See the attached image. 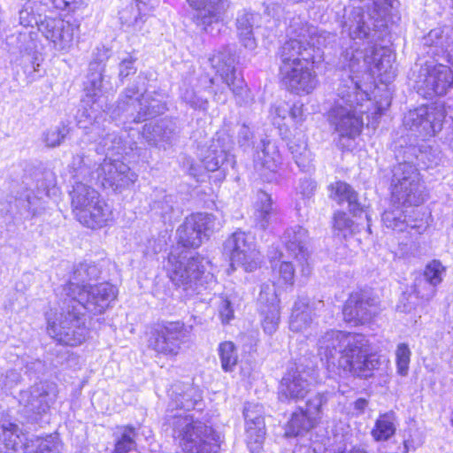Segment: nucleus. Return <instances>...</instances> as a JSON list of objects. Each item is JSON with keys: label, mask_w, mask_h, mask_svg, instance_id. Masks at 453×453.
<instances>
[{"label": "nucleus", "mask_w": 453, "mask_h": 453, "mask_svg": "<svg viewBox=\"0 0 453 453\" xmlns=\"http://www.w3.org/2000/svg\"><path fill=\"white\" fill-rule=\"evenodd\" d=\"M398 5L397 0H369L365 7L346 11L342 35L352 42L345 47L339 58L342 73L358 75L372 71L379 74H394L395 56L386 47L376 44L387 35L388 18Z\"/></svg>", "instance_id": "obj_1"}, {"label": "nucleus", "mask_w": 453, "mask_h": 453, "mask_svg": "<svg viewBox=\"0 0 453 453\" xmlns=\"http://www.w3.org/2000/svg\"><path fill=\"white\" fill-rule=\"evenodd\" d=\"M70 298L65 299L61 312L48 319V334L58 342L70 346L81 344L86 338L84 311L96 315L104 312L118 295L115 286L103 282L71 288Z\"/></svg>", "instance_id": "obj_2"}, {"label": "nucleus", "mask_w": 453, "mask_h": 453, "mask_svg": "<svg viewBox=\"0 0 453 453\" xmlns=\"http://www.w3.org/2000/svg\"><path fill=\"white\" fill-rule=\"evenodd\" d=\"M318 355L329 372H350L369 377L379 368V358L372 354L369 340L361 334L328 330L319 336Z\"/></svg>", "instance_id": "obj_3"}, {"label": "nucleus", "mask_w": 453, "mask_h": 453, "mask_svg": "<svg viewBox=\"0 0 453 453\" xmlns=\"http://www.w3.org/2000/svg\"><path fill=\"white\" fill-rule=\"evenodd\" d=\"M360 77L342 74L336 88V98L328 111V120L342 138L354 140L364 125L362 116L372 104L368 94L360 88Z\"/></svg>", "instance_id": "obj_4"}, {"label": "nucleus", "mask_w": 453, "mask_h": 453, "mask_svg": "<svg viewBox=\"0 0 453 453\" xmlns=\"http://www.w3.org/2000/svg\"><path fill=\"white\" fill-rule=\"evenodd\" d=\"M420 150L416 143H405L394 149L399 163L392 168V203L403 207H418L427 198V192L418 167L412 159Z\"/></svg>", "instance_id": "obj_5"}, {"label": "nucleus", "mask_w": 453, "mask_h": 453, "mask_svg": "<svg viewBox=\"0 0 453 453\" xmlns=\"http://www.w3.org/2000/svg\"><path fill=\"white\" fill-rule=\"evenodd\" d=\"M287 40L277 52L280 59V67L286 65L316 64L323 59L321 46L325 43V36L318 28L310 26L300 17H294L288 27Z\"/></svg>", "instance_id": "obj_6"}, {"label": "nucleus", "mask_w": 453, "mask_h": 453, "mask_svg": "<svg viewBox=\"0 0 453 453\" xmlns=\"http://www.w3.org/2000/svg\"><path fill=\"white\" fill-rule=\"evenodd\" d=\"M173 436L185 453H218L220 436L211 426L192 415H173Z\"/></svg>", "instance_id": "obj_7"}, {"label": "nucleus", "mask_w": 453, "mask_h": 453, "mask_svg": "<svg viewBox=\"0 0 453 453\" xmlns=\"http://www.w3.org/2000/svg\"><path fill=\"white\" fill-rule=\"evenodd\" d=\"M71 204L76 219L90 228L103 227L111 220L110 206L99 193L82 181H75L70 191Z\"/></svg>", "instance_id": "obj_8"}, {"label": "nucleus", "mask_w": 453, "mask_h": 453, "mask_svg": "<svg viewBox=\"0 0 453 453\" xmlns=\"http://www.w3.org/2000/svg\"><path fill=\"white\" fill-rule=\"evenodd\" d=\"M165 268L170 280L188 294H199L206 288L208 280L213 278L211 274L204 273L199 258L188 257L187 251H171Z\"/></svg>", "instance_id": "obj_9"}, {"label": "nucleus", "mask_w": 453, "mask_h": 453, "mask_svg": "<svg viewBox=\"0 0 453 453\" xmlns=\"http://www.w3.org/2000/svg\"><path fill=\"white\" fill-rule=\"evenodd\" d=\"M139 94L136 85L128 87L124 92V99L118 103L116 111L122 115L126 121L140 123L163 114L166 111L165 103L148 95H142L141 98L134 96Z\"/></svg>", "instance_id": "obj_10"}, {"label": "nucleus", "mask_w": 453, "mask_h": 453, "mask_svg": "<svg viewBox=\"0 0 453 453\" xmlns=\"http://www.w3.org/2000/svg\"><path fill=\"white\" fill-rule=\"evenodd\" d=\"M224 250L230 256L231 266H240L245 272H254L261 264L260 252L256 248L254 236L236 231L224 243Z\"/></svg>", "instance_id": "obj_11"}, {"label": "nucleus", "mask_w": 453, "mask_h": 453, "mask_svg": "<svg viewBox=\"0 0 453 453\" xmlns=\"http://www.w3.org/2000/svg\"><path fill=\"white\" fill-rule=\"evenodd\" d=\"M24 434L18 425L4 422L0 425V440L14 451L21 453H60L61 445L56 435H48L45 438H36L29 442L23 443Z\"/></svg>", "instance_id": "obj_12"}, {"label": "nucleus", "mask_w": 453, "mask_h": 453, "mask_svg": "<svg viewBox=\"0 0 453 453\" xmlns=\"http://www.w3.org/2000/svg\"><path fill=\"white\" fill-rule=\"evenodd\" d=\"M188 329L180 321L167 322L151 333L148 346L158 354L177 356L187 342Z\"/></svg>", "instance_id": "obj_13"}, {"label": "nucleus", "mask_w": 453, "mask_h": 453, "mask_svg": "<svg viewBox=\"0 0 453 453\" xmlns=\"http://www.w3.org/2000/svg\"><path fill=\"white\" fill-rule=\"evenodd\" d=\"M219 223L210 213H194L178 227L179 242L187 248H198L214 232Z\"/></svg>", "instance_id": "obj_14"}, {"label": "nucleus", "mask_w": 453, "mask_h": 453, "mask_svg": "<svg viewBox=\"0 0 453 453\" xmlns=\"http://www.w3.org/2000/svg\"><path fill=\"white\" fill-rule=\"evenodd\" d=\"M58 386L49 380L40 381L30 388L21 390L19 403L27 415L46 413L58 396Z\"/></svg>", "instance_id": "obj_15"}, {"label": "nucleus", "mask_w": 453, "mask_h": 453, "mask_svg": "<svg viewBox=\"0 0 453 453\" xmlns=\"http://www.w3.org/2000/svg\"><path fill=\"white\" fill-rule=\"evenodd\" d=\"M379 298L369 290H358L350 294L342 314L346 322L354 326L369 323L379 311Z\"/></svg>", "instance_id": "obj_16"}, {"label": "nucleus", "mask_w": 453, "mask_h": 453, "mask_svg": "<svg viewBox=\"0 0 453 453\" xmlns=\"http://www.w3.org/2000/svg\"><path fill=\"white\" fill-rule=\"evenodd\" d=\"M96 180L104 188H112L121 192L128 188L137 180V174L130 167L119 161L106 157L96 171Z\"/></svg>", "instance_id": "obj_17"}, {"label": "nucleus", "mask_w": 453, "mask_h": 453, "mask_svg": "<svg viewBox=\"0 0 453 453\" xmlns=\"http://www.w3.org/2000/svg\"><path fill=\"white\" fill-rule=\"evenodd\" d=\"M313 65L303 63L301 65L280 67L282 84L288 90L297 95L311 93L318 85L317 74L313 71Z\"/></svg>", "instance_id": "obj_18"}, {"label": "nucleus", "mask_w": 453, "mask_h": 453, "mask_svg": "<svg viewBox=\"0 0 453 453\" xmlns=\"http://www.w3.org/2000/svg\"><path fill=\"white\" fill-rule=\"evenodd\" d=\"M79 24L62 19H45L39 24V31L50 41L56 50L68 51L73 44Z\"/></svg>", "instance_id": "obj_19"}, {"label": "nucleus", "mask_w": 453, "mask_h": 453, "mask_svg": "<svg viewBox=\"0 0 453 453\" xmlns=\"http://www.w3.org/2000/svg\"><path fill=\"white\" fill-rule=\"evenodd\" d=\"M209 62L233 94L242 95L245 84L242 78L236 76L234 51L229 47H224L221 50L214 53L209 58Z\"/></svg>", "instance_id": "obj_20"}, {"label": "nucleus", "mask_w": 453, "mask_h": 453, "mask_svg": "<svg viewBox=\"0 0 453 453\" xmlns=\"http://www.w3.org/2000/svg\"><path fill=\"white\" fill-rule=\"evenodd\" d=\"M259 312L263 330L267 334H274L280 320V300L273 284L261 285L258 296Z\"/></svg>", "instance_id": "obj_21"}, {"label": "nucleus", "mask_w": 453, "mask_h": 453, "mask_svg": "<svg viewBox=\"0 0 453 453\" xmlns=\"http://www.w3.org/2000/svg\"><path fill=\"white\" fill-rule=\"evenodd\" d=\"M312 380L314 378L306 370H300L297 367L288 371L279 386V399L295 402L303 399L311 390Z\"/></svg>", "instance_id": "obj_22"}, {"label": "nucleus", "mask_w": 453, "mask_h": 453, "mask_svg": "<svg viewBox=\"0 0 453 453\" xmlns=\"http://www.w3.org/2000/svg\"><path fill=\"white\" fill-rule=\"evenodd\" d=\"M442 114L435 117L426 105L409 111L403 124L407 130L424 136H434L441 129Z\"/></svg>", "instance_id": "obj_23"}, {"label": "nucleus", "mask_w": 453, "mask_h": 453, "mask_svg": "<svg viewBox=\"0 0 453 453\" xmlns=\"http://www.w3.org/2000/svg\"><path fill=\"white\" fill-rule=\"evenodd\" d=\"M420 76L424 77L420 81V88H423L428 96H443L453 85V72L444 65H428L422 68Z\"/></svg>", "instance_id": "obj_24"}, {"label": "nucleus", "mask_w": 453, "mask_h": 453, "mask_svg": "<svg viewBox=\"0 0 453 453\" xmlns=\"http://www.w3.org/2000/svg\"><path fill=\"white\" fill-rule=\"evenodd\" d=\"M401 206L393 203L382 213L381 221L383 226L396 232L408 231L411 237L420 235L427 227L426 223L423 219H407V215Z\"/></svg>", "instance_id": "obj_25"}, {"label": "nucleus", "mask_w": 453, "mask_h": 453, "mask_svg": "<svg viewBox=\"0 0 453 453\" xmlns=\"http://www.w3.org/2000/svg\"><path fill=\"white\" fill-rule=\"evenodd\" d=\"M255 167L266 181L276 180V172L281 163V157L276 143H258L255 156Z\"/></svg>", "instance_id": "obj_26"}, {"label": "nucleus", "mask_w": 453, "mask_h": 453, "mask_svg": "<svg viewBox=\"0 0 453 453\" xmlns=\"http://www.w3.org/2000/svg\"><path fill=\"white\" fill-rule=\"evenodd\" d=\"M196 10V20L199 26L208 32L209 27L219 23L229 5L228 0H187Z\"/></svg>", "instance_id": "obj_27"}, {"label": "nucleus", "mask_w": 453, "mask_h": 453, "mask_svg": "<svg viewBox=\"0 0 453 453\" xmlns=\"http://www.w3.org/2000/svg\"><path fill=\"white\" fill-rule=\"evenodd\" d=\"M313 310L306 297H299L294 303L289 320V328L293 332L303 333L309 338L316 325L313 323Z\"/></svg>", "instance_id": "obj_28"}, {"label": "nucleus", "mask_w": 453, "mask_h": 453, "mask_svg": "<svg viewBox=\"0 0 453 453\" xmlns=\"http://www.w3.org/2000/svg\"><path fill=\"white\" fill-rule=\"evenodd\" d=\"M281 240L291 256L300 263L307 261V244L310 240L307 229L298 225L290 226L285 230Z\"/></svg>", "instance_id": "obj_29"}, {"label": "nucleus", "mask_w": 453, "mask_h": 453, "mask_svg": "<svg viewBox=\"0 0 453 453\" xmlns=\"http://www.w3.org/2000/svg\"><path fill=\"white\" fill-rule=\"evenodd\" d=\"M34 180L37 188L36 195H34L32 191H28L25 196L26 200L19 198V202L24 203L23 206L33 215L38 211L37 203L41 200L42 196L43 194L48 196L50 188H54L56 185L55 174L49 169L36 171L34 173Z\"/></svg>", "instance_id": "obj_30"}, {"label": "nucleus", "mask_w": 453, "mask_h": 453, "mask_svg": "<svg viewBox=\"0 0 453 453\" xmlns=\"http://www.w3.org/2000/svg\"><path fill=\"white\" fill-rule=\"evenodd\" d=\"M261 16L258 13L243 12L236 19V26L242 45L253 50L257 48V41L253 30L260 25Z\"/></svg>", "instance_id": "obj_31"}, {"label": "nucleus", "mask_w": 453, "mask_h": 453, "mask_svg": "<svg viewBox=\"0 0 453 453\" xmlns=\"http://www.w3.org/2000/svg\"><path fill=\"white\" fill-rule=\"evenodd\" d=\"M254 209V219L262 229L268 227L277 219L276 208L273 206L270 195L266 192H257Z\"/></svg>", "instance_id": "obj_32"}, {"label": "nucleus", "mask_w": 453, "mask_h": 453, "mask_svg": "<svg viewBox=\"0 0 453 453\" xmlns=\"http://www.w3.org/2000/svg\"><path fill=\"white\" fill-rule=\"evenodd\" d=\"M200 157L204 167L214 172L219 170L229 157L228 152L223 148L222 143H203L199 146Z\"/></svg>", "instance_id": "obj_33"}, {"label": "nucleus", "mask_w": 453, "mask_h": 453, "mask_svg": "<svg viewBox=\"0 0 453 453\" xmlns=\"http://www.w3.org/2000/svg\"><path fill=\"white\" fill-rule=\"evenodd\" d=\"M397 425V417L394 411L380 414L371 431V435L375 441H387L395 435Z\"/></svg>", "instance_id": "obj_34"}, {"label": "nucleus", "mask_w": 453, "mask_h": 453, "mask_svg": "<svg viewBox=\"0 0 453 453\" xmlns=\"http://www.w3.org/2000/svg\"><path fill=\"white\" fill-rule=\"evenodd\" d=\"M98 268L89 263H81L73 270V275L69 282L63 288V292L66 296L65 299L70 298L71 288H82L85 282L96 279L99 276Z\"/></svg>", "instance_id": "obj_35"}, {"label": "nucleus", "mask_w": 453, "mask_h": 453, "mask_svg": "<svg viewBox=\"0 0 453 453\" xmlns=\"http://www.w3.org/2000/svg\"><path fill=\"white\" fill-rule=\"evenodd\" d=\"M194 388L187 387L181 393L177 390H173L171 394V401L168 404V411L173 412L174 410L180 411V412L174 413V415H187L185 411L194 409L196 405L197 400L193 398ZM173 414H167V420L171 426L173 420L172 417Z\"/></svg>", "instance_id": "obj_36"}, {"label": "nucleus", "mask_w": 453, "mask_h": 453, "mask_svg": "<svg viewBox=\"0 0 453 453\" xmlns=\"http://www.w3.org/2000/svg\"><path fill=\"white\" fill-rule=\"evenodd\" d=\"M115 444L111 453H129L136 449V429L132 426H120L114 432Z\"/></svg>", "instance_id": "obj_37"}, {"label": "nucleus", "mask_w": 453, "mask_h": 453, "mask_svg": "<svg viewBox=\"0 0 453 453\" xmlns=\"http://www.w3.org/2000/svg\"><path fill=\"white\" fill-rule=\"evenodd\" d=\"M318 423H316V418L313 416H308L304 410L299 409L294 412L291 416L286 427L287 436H298L301 435L311 428H313Z\"/></svg>", "instance_id": "obj_38"}, {"label": "nucleus", "mask_w": 453, "mask_h": 453, "mask_svg": "<svg viewBox=\"0 0 453 453\" xmlns=\"http://www.w3.org/2000/svg\"><path fill=\"white\" fill-rule=\"evenodd\" d=\"M334 195L339 203L348 202L350 212L357 216L363 211V207L358 202L357 193L346 182L337 181L334 186Z\"/></svg>", "instance_id": "obj_39"}, {"label": "nucleus", "mask_w": 453, "mask_h": 453, "mask_svg": "<svg viewBox=\"0 0 453 453\" xmlns=\"http://www.w3.org/2000/svg\"><path fill=\"white\" fill-rule=\"evenodd\" d=\"M119 19L127 32L142 35L149 32L148 28H145V15H140L139 10L134 7L122 11Z\"/></svg>", "instance_id": "obj_40"}, {"label": "nucleus", "mask_w": 453, "mask_h": 453, "mask_svg": "<svg viewBox=\"0 0 453 453\" xmlns=\"http://www.w3.org/2000/svg\"><path fill=\"white\" fill-rule=\"evenodd\" d=\"M174 203V197L173 196L160 191L155 194L150 208L155 214L159 215L165 221H171L175 213Z\"/></svg>", "instance_id": "obj_41"}, {"label": "nucleus", "mask_w": 453, "mask_h": 453, "mask_svg": "<svg viewBox=\"0 0 453 453\" xmlns=\"http://www.w3.org/2000/svg\"><path fill=\"white\" fill-rule=\"evenodd\" d=\"M89 159L82 156L77 155L73 157L71 164L68 165V171L71 174L73 183L75 181H90L96 180V172H91L88 165Z\"/></svg>", "instance_id": "obj_42"}, {"label": "nucleus", "mask_w": 453, "mask_h": 453, "mask_svg": "<svg viewBox=\"0 0 453 453\" xmlns=\"http://www.w3.org/2000/svg\"><path fill=\"white\" fill-rule=\"evenodd\" d=\"M288 144V149L300 170L303 172H311L313 169V155L308 147V143Z\"/></svg>", "instance_id": "obj_43"}, {"label": "nucleus", "mask_w": 453, "mask_h": 453, "mask_svg": "<svg viewBox=\"0 0 453 453\" xmlns=\"http://www.w3.org/2000/svg\"><path fill=\"white\" fill-rule=\"evenodd\" d=\"M219 356L221 367L226 372H233L238 362V354L235 345L232 342H224L219 345Z\"/></svg>", "instance_id": "obj_44"}, {"label": "nucleus", "mask_w": 453, "mask_h": 453, "mask_svg": "<svg viewBox=\"0 0 453 453\" xmlns=\"http://www.w3.org/2000/svg\"><path fill=\"white\" fill-rule=\"evenodd\" d=\"M104 65L102 61L96 60L90 62L88 66V81L86 89L88 92H93L94 96H97L103 87V73Z\"/></svg>", "instance_id": "obj_45"}, {"label": "nucleus", "mask_w": 453, "mask_h": 453, "mask_svg": "<svg viewBox=\"0 0 453 453\" xmlns=\"http://www.w3.org/2000/svg\"><path fill=\"white\" fill-rule=\"evenodd\" d=\"M237 130L238 136L237 139L239 142H247L253 138V134L250 128L245 124L236 125L233 129L229 125L225 124L224 127L217 132V142H226L227 140H233L234 138V133Z\"/></svg>", "instance_id": "obj_46"}, {"label": "nucleus", "mask_w": 453, "mask_h": 453, "mask_svg": "<svg viewBox=\"0 0 453 453\" xmlns=\"http://www.w3.org/2000/svg\"><path fill=\"white\" fill-rule=\"evenodd\" d=\"M265 435V424L263 422V426H258L257 423L253 425L246 424V437L247 443L250 448L251 451L257 450L260 445L263 443Z\"/></svg>", "instance_id": "obj_47"}, {"label": "nucleus", "mask_w": 453, "mask_h": 453, "mask_svg": "<svg viewBox=\"0 0 453 453\" xmlns=\"http://www.w3.org/2000/svg\"><path fill=\"white\" fill-rule=\"evenodd\" d=\"M411 351L407 343L402 342L396 346L395 364L397 373L401 376H406L409 372Z\"/></svg>", "instance_id": "obj_48"}, {"label": "nucleus", "mask_w": 453, "mask_h": 453, "mask_svg": "<svg viewBox=\"0 0 453 453\" xmlns=\"http://www.w3.org/2000/svg\"><path fill=\"white\" fill-rule=\"evenodd\" d=\"M328 401L327 393H318L314 396L308 399L306 403V409L304 412L308 416H313L316 418V423L319 422L321 413L322 407L326 404Z\"/></svg>", "instance_id": "obj_49"}, {"label": "nucleus", "mask_w": 453, "mask_h": 453, "mask_svg": "<svg viewBox=\"0 0 453 453\" xmlns=\"http://www.w3.org/2000/svg\"><path fill=\"white\" fill-rule=\"evenodd\" d=\"M445 273V267L439 260H433L426 265L421 277L434 286H438L442 281V277Z\"/></svg>", "instance_id": "obj_50"}, {"label": "nucleus", "mask_w": 453, "mask_h": 453, "mask_svg": "<svg viewBox=\"0 0 453 453\" xmlns=\"http://www.w3.org/2000/svg\"><path fill=\"white\" fill-rule=\"evenodd\" d=\"M263 413L262 405L252 403H246L243 409L245 424H249L250 426L254 423H257L258 426L261 427L263 426V422H265Z\"/></svg>", "instance_id": "obj_51"}, {"label": "nucleus", "mask_w": 453, "mask_h": 453, "mask_svg": "<svg viewBox=\"0 0 453 453\" xmlns=\"http://www.w3.org/2000/svg\"><path fill=\"white\" fill-rule=\"evenodd\" d=\"M413 291L418 297L429 300L434 296L436 292V286L419 275L415 279Z\"/></svg>", "instance_id": "obj_52"}, {"label": "nucleus", "mask_w": 453, "mask_h": 453, "mask_svg": "<svg viewBox=\"0 0 453 453\" xmlns=\"http://www.w3.org/2000/svg\"><path fill=\"white\" fill-rule=\"evenodd\" d=\"M334 228L338 231V234L344 237L354 232V222L343 211H337L334 216Z\"/></svg>", "instance_id": "obj_53"}, {"label": "nucleus", "mask_w": 453, "mask_h": 453, "mask_svg": "<svg viewBox=\"0 0 453 453\" xmlns=\"http://www.w3.org/2000/svg\"><path fill=\"white\" fill-rule=\"evenodd\" d=\"M271 263L273 271H277L280 278L282 279L285 283L293 284L295 269L290 262L281 261L278 264L275 261V257H272Z\"/></svg>", "instance_id": "obj_54"}, {"label": "nucleus", "mask_w": 453, "mask_h": 453, "mask_svg": "<svg viewBox=\"0 0 453 453\" xmlns=\"http://www.w3.org/2000/svg\"><path fill=\"white\" fill-rule=\"evenodd\" d=\"M119 78L121 81L130 74L136 73V66L134 65L137 58L130 53L119 58Z\"/></svg>", "instance_id": "obj_55"}, {"label": "nucleus", "mask_w": 453, "mask_h": 453, "mask_svg": "<svg viewBox=\"0 0 453 453\" xmlns=\"http://www.w3.org/2000/svg\"><path fill=\"white\" fill-rule=\"evenodd\" d=\"M21 381V374L16 369L7 370L0 374V388L8 391L18 386Z\"/></svg>", "instance_id": "obj_56"}, {"label": "nucleus", "mask_w": 453, "mask_h": 453, "mask_svg": "<svg viewBox=\"0 0 453 453\" xmlns=\"http://www.w3.org/2000/svg\"><path fill=\"white\" fill-rule=\"evenodd\" d=\"M289 112L290 106L285 102L273 104L270 109V117L273 124L278 126L280 129L281 121L286 119Z\"/></svg>", "instance_id": "obj_57"}, {"label": "nucleus", "mask_w": 453, "mask_h": 453, "mask_svg": "<svg viewBox=\"0 0 453 453\" xmlns=\"http://www.w3.org/2000/svg\"><path fill=\"white\" fill-rule=\"evenodd\" d=\"M181 100L193 109H205L207 100L198 96L193 89L186 88L181 93Z\"/></svg>", "instance_id": "obj_58"}, {"label": "nucleus", "mask_w": 453, "mask_h": 453, "mask_svg": "<svg viewBox=\"0 0 453 453\" xmlns=\"http://www.w3.org/2000/svg\"><path fill=\"white\" fill-rule=\"evenodd\" d=\"M69 133L68 126L61 123L47 133L45 142H61L65 139H70Z\"/></svg>", "instance_id": "obj_59"}, {"label": "nucleus", "mask_w": 453, "mask_h": 453, "mask_svg": "<svg viewBox=\"0 0 453 453\" xmlns=\"http://www.w3.org/2000/svg\"><path fill=\"white\" fill-rule=\"evenodd\" d=\"M219 312L223 323H228L234 318L233 305L228 298L220 297Z\"/></svg>", "instance_id": "obj_60"}, {"label": "nucleus", "mask_w": 453, "mask_h": 453, "mask_svg": "<svg viewBox=\"0 0 453 453\" xmlns=\"http://www.w3.org/2000/svg\"><path fill=\"white\" fill-rule=\"evenodd\" d=\"M316 188V183L309 178L300 180L297 190L304 197H310Z\"/></svg>", "instance_id": "obj_61"}, {"label": "nucleus", "mask_w": 453, "mask_h": 453, "mask_svg": "<svg viewBox=\"0 0 453 453\" xmlns=\"http://www.w3.org/2000/svg\"><path fill=\"white\" fill-rule=\"evenodd\" d=\"M50 2L57 9L70 11H74L83 4V0H50Z\"/></svg>", "instance_id": "obj_62"}, {"label": "nucleus", "mask_w": 453, "mask_h": 453, "mask_svg": "<svg viewBox=\"0 0 453 453\" xmlns=\"http://www.w3.org/2000/svg\"><path fill=\"white\" fill-rule=\"evenodd\" d=\"M424 44L429 46L442 47V38L441 31L438 29L431 30L429 34L424 38Z\"/></svg>", "instance_id": "obj_63"}, {"label": "nucleus", "mask_w": 453, "mask_h": 453, "mask_svg": "<svg viewBox=\"0 0 453 453\" xmlns=\"http://www.w3.org/2000/svg\"><path fill=\"white\" fill-rule=\"evenodd\" d=\"M96 100H92V105L90 106L89 109H87L85 106H84V109L82 111V116H85L86 119H88V120L89 122L93 121V120H96L97 118H98V115H99V110L97 108H96Z\"/></svg>", "instance_id": "obj_64"}]
</instances>
